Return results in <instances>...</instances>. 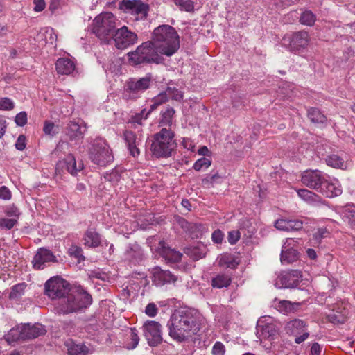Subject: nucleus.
Listing matches in <instances>:
<instances>
[{
  "instance_id": "f257e3e1",
  "label": "nucleus",
  "mask_w": 355,
  "mask_h": 355,
  "mask_svg": "<svg viewBox=\"0 0 355 355\" xmlns=\"http://www.w3.org/2000/svg\"><path fill=\"white\" fill-rule=\"evenodd\" d=\"M168 335L175 340L182 343L189 340L200 330L196 313L190 309L175 310L168 321Z\"/></svg>"
},
{
  "instance_id": "f03ea898",
  "label": "nucleus",
  "mask_w": 355,
  "mask_h": 355,
  "mask_svg": "<svg viewBox=\"0 0 355 355\" xmlns=\"http://www.w3.org/2000/svg\"><path fill=\"white\" fill-rule=\"evenodd\" d=\"M161 55L170 57L180 48V36L173 26L164 24L155 28L151 40Z\"/></svg>"
},
{
  "instance_id": "7ed1b4c3",
  "label": "nucleus",
  "mask_w": 355,
  "mask_h": 355,
  "mask_svg": "<svg viewBox=\"0 0 355 355\" xmlns=\"http://www.w3.org/2000/svg\"><path fill=\"white\" fill-rule=\"evenodd\" d=\"M92 302V296L83 289L71 291L59 301L57 310L59 313L69 314L88 307Z\"/></svg>"
},
{
  "instance_id": "20e7f679",
  "label": "nucleus",
  "mask_w": 355,
  "mask_h": 355,
  "mask_svg": "<svg viewBox=\"0 0 355 355\" xmlns=\"http://www.w3.org/2000/svg\"><path fill=\"white\" fill-rule=\"evenodd\" d=\"M174 136V132L166 128L155 134L150 146L153 155L157 158L171 157L176 148Z\"/></svg>"
},
{
  "instance_id": "39448f33",
  "label": "nucleus",
  "mask_w": 355,
  "mask_h": 355,
  "mask_svg": "<svg viewBox=\"0 0 355 355\" xmlns=\"http://www.w3.org/2000/svg\"><path fill=\"white\" fill-rule=\"evenodd\" d=\"M159 52L152 41L143 42L135 51L128 53L129 60L135 65L156 63L162 61Z\"/></svg>"
},
{
  "instance_id": "423d86ee",
  "label": "nucleus",
  "mask_w": 355,
  "mask_h": 355,
  "mask_svg": "<svg viewBox=\"0 0 355 355\" xmlns=\"http://www.w3.org/2000/svg\"><path fill=\"white\" fill-rule=\"evenodd\" d=\"M116 17L111 12H104L95 17L92 31L104 43H109L116 28Z\"/></svg>"
},
{
  "instance_id": "0eeeda50",
  "label": "nucleus",
  "mask_w": 355,
  "mask_h": 355,
  "mask_svg": "<svg viewBox=\"0 0 355 355\" xmlns=\"http://www.w3.org/2000/svg\"><path fill=\"white\" fill-rule=\"evenodd\" d=\"M88 154L91 162L99 166H106L114 161L112 151L107 142L101 137L92 141Z\"/></svg>"
},
{
  "instance_id": "6e6552de",
  "label": "nucleus",
  "mask_w": 355,
  "mask_h": 355,
  "mask_svg": "<svg viewBox=\"0 0 355 355\" xmlns=\"http://www.w3.org/2000/svg\"><path fill=\"white\" fill-rule=\"evenodd\" d=\"M152 83V76L147 74L139 78H130L126 81L123 93V98L125 100H136L147 90Z\"/></svg>"
},
{
  "instance_id": "1a4fd4ad",
  "label": "nucleus",
  "mask_w": 355,
  "mask_h": 355,
  "mask_svg": "<svg viewBox=\"0 0 355 355\" xmlns=\"http://www.w3.org/2000/svg\"><path fill=\"white\" fill-rule=\"evenodd\" d=\"M69 290L70 284L60 277H51L44 285L45 294L51 299H58L59 301L69 292Z\"/></svg>"
},
{
  "instance_id": "9d476101",
  "label": "nucleus",
  "mask_w": 355,
  "mask_h": 355,
  "mask_svg": "<svg viewBox=\"0 0 355 355\" xmlns=\"http://www.w3.org/2000/svg\"><path fill=\"white\" fill-rule=\"evenodd\" d=\"M112 40L114 41L115 46L118 49H125L136 43L137 35L123 26L114 32Z\"/></svg>"
},
{
  "instance_id": "9b49d317",
  "label": "nucleus",
  "mask_w": 355,
  "mask_h": 355,
  "mask_svg": "<svg viewBox=\"0 0 355 355\" xmlns=\"http://www.w3.org/2000/svg\"><path fill=\"white\" fill-rule=\"evenodd\" d=\"M161 327V324L156 321H147L143 325V334L150 346H157L162 343Z\"/></svg>"
},
{
  "instance_id": "f8f14e48",
  "label": "nucleus",
  "mask_w": 355,
  "mask_h": 355,
  "mask_svg": "<svg viewBox=\"0 0 355 355\" xmlns=\"http://www.w3.org/2000/svg\"><path fill=\"white\" fill-rule=\"evenodd\" d=\"M302 272L298 270H291L281 273L276 281L275 286L279 288H295L301 282Z\"/></svg>"
},
{
  "instance_id": "ddd939ff",
  "label": "nucleus",
  "mask_w": 355,
  "mask_h": 355,
  "mask_svg": "<svg viewBox=\"0 0 355 355\" xmlns=\"http://www.w3.org/2000/svg\"><path fill=\"white\" fill-rule=\"evenodd\" d=\"M325 178L326 175L319 170H309L302 173L301 181L304 185L319 192Z\"/></svg>"
},
{
  "instance_id": "4468645a",
  "label": "nucleus",
  "mask_w": 355,
  "mask_h": 355,
  "mask_svg": "<svg viewBox=\"0 0 355 355\" xmlns=\"http://www.w3.org/2000/svg\"><path fill=\"white\" fill-rule=\"evenodd\" d=\"M152 280L157 286H162L168 284H173L178 280L177 276L168 270H162L160 267H155L152 270Z\"/></svg>"
},
{
  "instance_id": "2eb2a0df",
  "label": "nucleus",
  "mask_w": 355,
  "mask_h": 355,
  "mask_svg": "<svg viewBox=\"0 0 355 355\" xmlns=\"http://www.w3.org/2000/svg\"><path fill=\"white\" fill-rule=\"evenodd\" d=\"M284 42H288L290 50L292 51H299L306 48L309 44V35L307 32L299 31L293 33L291 36L284 37Z\"/></svg>"
},
{
  "instance_id": "dca6fc26",
  "label": "nucleus",
  "mask_w": 355,
  "mask_h": 355,
  "mask_svg": "<svg viewBox=\"0 0 355 355\" xmlns=\"http://www.w3.org/2000/svg\"><path fill=\"white\" fill-rule=\"evenodd\" d=\"M123 137L130 155L135 157H137L140 153L139 146L143 140L142 134L139 130L137 131V133L132 130H125L123 133Z\"/></svg>"
},
{
  "instance_id": "f3484780",
  "label": "nucleus",
  "mask_w": 355,
  "mask_h": 355,
  "mask_svg": "<svg viewBox=\"0 0 355 355\" xmlns=\"http://www.w3.org/2000/svg\"><path fill=\"white\" fill-rule=\"evenodd\" d=\"M55 261H57L55 257L49 250L40 248L34 256L32 263L35 269L41 270L45 267L46 263Z\"/></svg>"
},
{
  "instance_id": "a211bd4d",
  "label": "nucleus",
  "mask_w": 355,
  "mask_h": 355,
  "mask_svg": "<svg viewBox=\"0 0 355 355\" xmlns=\"http://www.w3.org/2000/svg\"><path fill=\"white\" fill-rule=\"evenodd\" d=\"M295 241L288 238L284 243L281 252V261L283 263H291L298 259V252L293 247Z\"/></svg>"
},
{
  "instance_id": "6ab92c4d",
  "label": "nucleus",
  "mask_w": 355,
  "mask_h": 355,
  "mask_svg": "<svg viewBox=\"0 0 355 355\" xmlns=\"http://www.w3.org/2000/svg\"><path fill=\"white\" fill-rule=\"evenodd\" d=\"M342 187L337 180H329L325 178L319 193L327 198L338 196L342 193Z\"/></svg>"
},
{
  "instance_id": "aec40b11",
  "label": "nucleus",
  "mask_w": 355,
  "mask_h": 355,
  "mask_svg": "<svg viewBox=\"0 0 355 355\" xmlns=\"http://www.w3.org/2000/svg\"><path fill=\"white\" fill-rule=\"evenodd\" d=\"M272 306L279 313L288 315L297 311L301 304L299 302H292L288 300L275 298L272 302Z\"/></svg>"
},
{
  "instance_id": "412c9836",
  "label": "nucleus",
  "mask_w": 355,
  "mask_h": 355,
  "mask_svg": "<svg viewBox=\"0 0 355 355\" xmlns=\"http://www.w3.org/2000/svg\"><path fill=\"white\" fill-rule=\"evenodd\" d=\"M159 254L168 263H178L181 261L182 254L168 246L164 241L159 243Z\"/></svg>"
},
{
  "instance_id": "4be33fe9",
  "label": "nucleus",
  "mask_w": 355,
  "mask_h": 355,
  "mask_svg": "<svg viewBox=\"0 0 355 355\" xmlns=\"http://www.w3.org/2000/svg\"><path fill=\"white\" fill-rule=\"evenodd\" d=\"M60 168H65L67 171L70 174L76 175L78 171H80L83 168V165L82 163H80L78 166H77L75 157L70 154L63 160L58 162L56 170H59Z\"/></svg>"
},
{
  "instance_id": "5701e85b",
  "label": "nucleus",
  "mask_w": 355,
  "mask_h": 355,
  "mask_svg": "<svg viewBox=\"0 0 355 355\" xmlns=\"http://www.w3.org/2000/svg\"><path fill=\"white\" fill-rule=\"evenodd\" d=\"M83 244L85 247L95 248L101 245V235L93 228H88L83 235Z\"/></svg>"
},
{
  "instance_id": "b1692460",
  "label": "nucleus",
  "mask_w": 355,
  "mask_h": 355,
  "mask_svg": "<svg viewBox=\"0 0 355 355\" xmlns=\"http://www.w3.org/2000/svg\"><path fill=\"white\" fill-rule=\"evenodd\" d=\"M125 6L132 13L139 15L141 19L146 18L147 16L148 6L141 0H128L125 2Z\"/></svg>"
},
{
  "instance_id": "393cba45",
  "label": "nucleus",
  "mask_w": 355,
  "mask_h": 355,
  "mask_svg": "<svg viewBox=\"0 0 355 355\" xmlns=\"http://www.w3.org/2000/svg\"><path fill=\"white\" fill-rule=\"evenodd\" d=\"M306 322L300 319H293L286 322L285 325V331L286 334L292 336H297L301 334L304 331L306 330Z\"/></svg>"
},
{
  "instance_id": "a878e982",
  "label": "nucleus",
  "mask_w": 355,
  "mask_h": 355,
  "mask_svg": "<svg viewBox=\"0 0 355 355\" xmlns=\"http://www.w3.org/2000/svg\"><path fill=\"white\" fill-rule=\"evenodd\" d=\"M56 71L61 75H69L75 70V63L67 58H59L55 63Z\"/></svg>"
},
{
  "instance_id": "bb28decb",
  "label": "nucleus",
  "mask_w": 355,
  "mask_h": 355,
  "mask_svg": "<svg viewBox=\"0 0 355 355\" xmlns=\"http://www.w3.org/2000/svg\"><path fill=\"white\" fill-rule=\"evenodd\" d=\"M24 334L25 339H33L40 336L44 335L46 332L44 326L40 324H35L31 325L30 324H24Z\"/></svg>"
},
{
  "instance_id": "cd10ccee",
  "label": "nucleus",
  "mask_w": 355,
  "mask_h": 355,
  "mask_svg": "<svg viewBox=\"0 0 355 355\" xmlns=\"http://www.w3.org/2000/svg\"><path fill=\"white\" fill-rule=\"evenodd\" d=\"M257 329V336L260 339H274L277 334L276 326L270 323H267L261 327L258 324Z\"/></svg>"
},
{
  "instance_id": "c85d7f7f",
  "label": "nucleus",
  "mask_w": 355,
  "mask_h": 355,
  "mask_svg": "<svg viewBox=\"0 0 355 355\" xmlns=\"http://www.w3.org/2000/svg\"><path fill=\"white\" fill-rule=\"evenodd\" d=\"M125 259L133 263H138L141 260L142 253L140 247L137 245H130L124 253Z\"/></svg>"
},
{
  "instance_id": "c756f323",
  "label": "nucleus",
  "mask_w": 355,
  "mask_h": 355,
  "mask_svg": "<svg viewBox=\"0 0 355 355\" xmlns=\"http://www.w3.org/2000/svg\"><path fill=\"white\" fill-rule=\"evenodd\" d=\"M67 347L68 355H87L89 353V348L82 343H75L72 340L66 343Z\"/></svg>"
},
{
  "instance_id": "7c9ffc66",
  "label": "nucleus",
  "mask_w": 355,
  "mask_h": 355,
  "mask_svg": "<svg viewBox=\"0 0 355 355\" xmlns=\"http://www.w3.org/2000/svg\"><path fill=\"white\" fill-rule=\"evenodd\" d=\"M24 336V324H21L11 329L8 334L6 335V340L9 343L21 340H26Z\"/></svg>"
},
{
  "instance_id": "2f4dec72",
  "label": "nucleus",
  "mask_w": 355,
  "mask_h": 355,
  "mask_svg": "<svg viewBox=\"0 0 355 355\" xmlns=\"http://www.w3.org/2000/svg\"><path fill=\"white\" fill-rule=\"evenodd\" d=\"M325 163L334 168L345 169L346 168V162L344 159L336 154L327 155L325 158Z\"/></svg>"
},
{
  "instance_id": "473e14b6",
  "label": "nucleus",
  "mask_w": 355,
  "mask_h": 355,
  "mask_svg": "<svg viewBox=\"0 0 355 355\" xmlns=\"http://www.w3.org/2000/svg\"><path fill=\"white\" fill-rule=\"evenodd\" d=\"M232 279L229 275L220 274L212 279L211 286L216 288H227L230 285Z\"/></svg>"
},
{
  "instance_id": "72a5a7b5",
  "label": "nucleus",
  "mask_w": 355,
  "mask_h": 355,
  "mask_svg": "<svg viewBox=\"0 0 355 355\" xmlns=\"http://www.w3.org/2000/svg\"><path fill=\"white\" fill-rule=\"evenodd\" d=\"M165 92L167 93V96L168 97V99L171 98L178 102H180L183 99V92L178 89L174 85V83H168L165 90Z\"/></svg>"
},
{
  "instance_id": "f704fd0d",
  "label": "nucleus",
  "mask_w": 355,
  "mask_h": 355,
  "mask_svg": "<svg viewBox=\"0 0 355 355\" xmlns=\"http://www.w3.org/2000/svg\"><path fill=\"white\" fill-rule=\"evenodd\" d=\"M26 286L27 284L24 282L12 286L9 293V299L11 300H19L24 295Z\"/></svg>"
},
{
  "instance_id": "c9c22d12",
  "label": "nucleus",
  "mask_w": 355,
  "mask_h": 355,
  "mask_svg": "<svg viewBox=\"0 0 355 355\" xmlns=\"http://www.w3.org/2000/svg\"><path fill=\"white\" fill-rule=\"evenodd\" d=\"M343 219L352 227H355V205H348L342 213Z\"/></svg>"
},
{
  "instance_id": "e433bc0d",
  "label": "nucleus",
  "mask_w": 355,
  "mask_h": 355,
  "mask_svg": "<svg viewBox=\"0 0 355 355\" xmlns=\"http://www.w3.org/2000/svg\"><path fill=\"white\" fill-rule=\"evenodd\" d=\"M308 118L314 123H324L327 118L317 108H310L307 112Z\"/></svg>"
},
{
  "instance_id": "4c0bfd02",
  "label": "nucleus",
  "mask_w": 355,
  "mask_h": 355,
  "mask_svg": "<svg viewBox=\"0 0 355 355\" xmlns=\"http://www.w3.org/2000/svg\"><path fill=\"white\" fill-rule=\"evenodd\" d=\"M179 224L186 232L192 234H194V230H196L200 231H203L205 230V227L202 224L191 223L184 218L179 220Z\"/></svg>"
},
{
  "instance_id": "58836bf2",
  "label": "nucleus",
  "mask_w": 355,
  "mask_h": 355,
  "mask_svg": "<svg viewBox=\"0 0 355 355\" xmlns=\"http://www.w3.org/2000/svg\"><path fill=\"white\" fill-rule=\"evenodd\" d=\"M148 116V114L146 113V110L143 109L141 112L137 113L132 116L131 120L130 121V123L132 124V127L136 129L137 125L141 126L144 120H146Z\"/></svg>"
},
{
  "instance_id": "ea45409f",
  "label": "nucleus",
  "mask_w": 355,
  "mask_h": 355,
  "mask_svg": "<svg viewBox=\"0 0 355 355\" xmlns=\"http://www.w3.org/2000/svg\"><path fill=\"white\" fill-rule=\"evenodd\" d=\"M175 113V110L171 107H167L162 114L160 123L163 125L171 126L172 125L173 118Z\"/></svg>"
},
{
  "instance_id": "a19ab883",
  "label": "nucleus",
  "mask_w": 355,
  "mask_h": 355,
  "mask_svg": "<svg viewBox=\"0 0 355 355\" xmlns=\"http://www.w3.org/2000/svg\"><path fill=\"white\" fill-rule=\"evenodd\" d=\"M316 20L315 15L311 10H305L301 14L300 22L306 26H311Z\"/></svg>"
},
{
  "instance_id": "79ce46f5",
  "label": "nucleus",
  "mask_w": 355,
  "mask_h": 355,
  "mask_svg": "<svg viewBox=\"0 0 355 355\" xmlns=\"http://www.w3.org/2000/svg\"><path fill=\"white\" fill-rule=\"evenodd\" d=\"M68 135L69 137L73 139L80 136H82L83 132H81V128L80 125L78 123L70 121L68 124Z\"/></svg>"
},
{
  "instance_id": "37998d69",
  "label": "nucleus",
  "mask_w": 355,
  "mask_h": 355,
  "mask_svg": "<svg viewBox=\"0 0 355 355\" xmlns=\"http://www.w3.org/2000/svg\"><path fill=\"white\" fill-rule=\"evenodd\" d=\"M184 252L193 260L200 259L205 256V253L200 250L199 247L192 246L187 248Z\"/></svg>"
},
{
  "instance_id": "c03bdc74",
  "label": "nucleus",
  "mask_w": 355,
  "mask_h": 355,
  "mask_svg": "<svg viewBox=\"0 0 355 355\" xmlns=\"http://www.w3.org/2000/svg\"><path fill=\"white\" fill-rule=\"evenodd\" d=\"M179 6L181 10L191 12L193 10V3L191 0H173Z\"/></svg>"
},
{
  "instance_id": "a18cd8bd",
  "label": "nucleus",
  "mask_w": 355,
  "mask_h": 355,
  "mask_svg": "<svg viewBox=\"0 0 355 355\" xmlns=\"http://www.w3.org/2000/svg\"><path fill=\"white\" fill-rule=\"evenodd\" d=\"M297 194L302 199L307 202L314 201L316 198V195L314 193L305 189H299Z\"/></svg>"
},
{
  "instance_id": "49530a36",
  "label": "nucleus",
  "mask_w": 355,
  "mask_h": 355,
  "mask_svg": "<svg viewBox=\"0 0 355 355\" xmlns=\"http://www.w3.org/2000/svg\"><path fill=\"white\" fill-rule=\"evenodd\" d=\"M211 165V160L206 157L198 159L193 164V168L196 171H200L202 168H207Z\"/></svg>"
},
{
  "instance_id": "de8ad7c7",
  "label": "nucleus",
  "mask_w": 355,
  "mask_h": 355,
  "mask_svg": "<svg viewBox=\"0 0 355 355\" xmlns=\"http://www.w3.org/2000/svg\"><path fill=\"white\" fill-rule=\"evenodd\" d=\"M17 223V220L16 219H8L1 218H0V230L6 229L10 230L12 229L16 224Z\"/></svg>"
},
{
  "instance_id": "09e8293b",
  "label": "nucleus",
  "mask_w": 355,
  "mask_h": 355,
  "mask_svg": "<svg viewBox=\"0 0 355 355\" xmlns=\"http://www.w3.org/2000/svg\"><path fill=\"white\" fill-rule=\"evenodd\" d=\"M14 103L8 98H3L0 99V110H10L13 109Z\"/></svg>"
},
{
  "instance_id": "8fccbe9b",
  "label": "nucleus",
  "mask_w": 355,
  "mask_h": 355,
  "mask_svg": "<svg viewBox=\"0 0 355 355\" xmlns=\"http://www.w3.org/2000/svg\"><path fill=\"white\" fill-rule=\"evenodd\" d=\"M329 234V232L326 228L321 227L318 228L317 231L313 234V238L317 241L320 242L322 239L327 237Z\"/></svg>"
},
{
  "instance_id": "3c124183",
  "label": "nucleus",
  "mask_w": 355,
  "mask_h": 355,
  "mask_svg": "<svg viewBox=\"0 0 355 355\" xmlns=\"http://www.w3.org/2000/svg\"><path fill=\"white\" fill-rule=\"evenodd\" d=\"M241 233L239 230H232L228 232L227 240L231 245L236 243L239 240Z\"/></svg>"
},
{
  "instance_id": "603ef678",
  "label": "nucleus",
  "mask_w": 355,
  "mask_h": 355,
  "mask_svg": "<svg viewBox=\"0 0 355 355\" xmlns=\"http://www.w3.org/2000/svg\"><path fill=\"white\" fill-rule=\"evenodd\" d=\"M225 347L220 342H216L212 348L213 355H225Z\"/></svg>"
},
{
  "instance_id": "864d4df0",
  "label": "nucleus",
  "mask_w": 355,
  "mask_h": 355,
  "mask_svg": "<svg viewBox=\"0 0 355 355\" xmlns=\"http://www.w3.org/2000/svg\"><path fill=\"white\" fill-rule=\"evenodd\" d=\"M69 253L71 256H73L76 258H83L84 259V257L83 256V250L80 247L77 245H71L69 249Z\"/></svg>"
},
{
  "instance_id": "5fc2aeb1",
  "label": "nucleus",
  "mask_w": 355,
  "mask_h": 355,
  "mask_svg": "<svg viewBox=\"0 0 355 355\" xmlns=\"http://www.w3.org/2000/svg\"><path fill=\"white\" fill-rule=\"evenodd\" d=\"M275 227L277 230L289 232L290 226L288 224V220H286V219L277 220L275 224Z\"/></svg>"
},
{
  "instance_id": "6e6d98bb",
  "label": "nucleus",
  "mask_w": 355,
  "mask_h": 355,
  "mask_svg": "<svg viewBox=\"0 0 355 355\" xmlns=\"http://www.w3.org/2000/svg\"><path fill=\"white\" fill-rule=\"evenodd\" d=\"M168 101V97L167 96V93L165 91L160 92L158 95L155 96L152 99V102H156L157 105H161L162 104L166 103Z\"/></svg>"
},
{
  "instance_id": "4d7b16f0",
  "label": "nucleus",
  "mask_w": 355,
  "mask_h": 355,
  "mask_svg": "<svg viewBox=\"0 0 355 355\" xmlns=\"http://www.w3.org/2000/svg\"><path fill=\"white\" fill-rule=\"evenodd\" d=\"M289 231H297L302 228L303 223L298 219L288 220Z\"/></svg>"
},
{
  "instance_id": "13d9d810",
  "label": "nucleus",
  "mask_w": 355,
  "mask_h": 355,
  "mask_svg": "<svg viewBox=\"0 0 355 355\" xmlns=\"http://www.w3.org/2000/svg\"><path fill=\"white\" fill-rule=\"evenodd\" d=\"M15 123L19 126H24L27 123V114L26 112H21L15 116Z\"/></svg>"
},
{
  "instance_id": "bf43d9fd",
  "label": "nucleus",
  "mask_w": 355,
  "mask_h": 355,
  "mask_svg": "<svg viewBox=\"0 0 355 355\" xmlns=\"http://www.w3.org/2000/svg\"><path fill=\"white\" fill-rule=\"evenodd\" d=\"M157 307L154 303H149L145 309V313L149 317H154L157 315Z\"/></svg>"
},
{
  "instance_id": "052dcab7",
  "label": "nucleus",
  "mask_w": 355,
  "mask_h": 355,
  "mask_svg": "<svg viewBox=\"0 0 355 355\" xmlns=\"http://www.w3.org/2000/svg\"><path fill=\"white\" fill-rule=\"evenodd\" d=\"M224 234L220 230H216L214 231L211 234V239L214 243H221L223 240Z\"/></svg>"
},
{
  "instance_id": "680f3d73",
  "label": "nucleus",
  "mask_w": 355,
  "mask_h": 355,
  "mask_svg": "<svg viewBox=\"0 0 355 355\" xmlns=\"http://www.w3.org/2000/svg\"><path fill=\"white\" fill-rule=\"evenodd\" d=\"M26 146V137L23 135H20L15 143V147L19 150H23L25 149Z\"/></svg>"
},
{
  "instance_id": "e2e57ef3",
  "label": "nucleus",
  "mask_w": 355,
  "mask_h": 355,
  "mask_svg": "<svg viewBox=\"0 0 355 355\" xmlns=\"http://www.w3.org/2000/svg\"><path fill=\"white\" fill-rule=\"evenodd\" d=\"M12 194L10 191L6 186L0 187V198L8 200L11 198Z\"/></svg>"
},
{
  "instance_id": "0e129e2a",
  "label": "nucleus",
  "mask_w": 355,
  "mask_h": 355,
  "mask_svg": "<svg viewBox=\"0 0 355 355\" xmlns=\"http://www.w3.org/2000/svg\"><path fill=\"white\" fill-rule=\"evenodd\" d=\"M131 340H132V347L130 349H135L139 344V337L137 334V331L134 328L131 329Z\"/></svg>"
},
{
  "instance_id": "69168bd1",
  "label": "nucleus",
  "mask_w": 355,
  "mask_h": 355,
  "mask_svg": "<svg viewBox=\"0 0 355 355\" xmlns=\"http://www.w3.org/2000/svg\"><path fill=\"white\" fill-rule=\"evenodd\" d=\"M104 178L109 182H117L119 180V175L116 171H113L110 173H106Z\"/></svg>"
},
{
  "instance_id": "338daca9",
  "label": "nucleus",
  "mask_w": 355,
  "mask_h": 355,
  "mask_svg": "<svg viewBox=\"0 0 355 355\" xmlns=\"http://www.w3.org/2000/svg\"><path fill=\"white\" fill-rule=\"evenodd\" d=\"M5 212L6 214V215L8 216L18 217L19 215V209H17V207H15L14 205L8 207L6 208V209L5 210Z\"/></svg>"
},
{
  "instance_id": "774afa93",
  "label": "nucleus",
  "mask_w": 355,
  "mask_h": 355,
  "mask_svg": "<svg viewBox=\"0 0 355 355\" xmlns=\"http://www.w3.org/2000/svg\"><path fill=\"white\" fill-rule=\"evenodd\" d=\"M182 144L184 148L193 151L195 148V144L193 141L189 138H183Z\"/></svg>"
}]
</instances>
